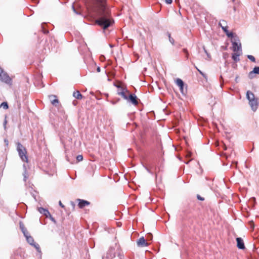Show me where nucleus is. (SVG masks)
I'll return each mask as SVG.
<instances>
[{
  "mask_svg": "<svg viewBox=\"0 0 259 259\" xmlns=\"http://www.w3.org/2000/svg\"><path fill=\"white\" fill-rule=\"evenodd\" d=\"M89 9L98 18L96 23L104 29L111 25L113 19L111 17L110 10L106 5V0H93Z\"/></svg>",
  "mask_w": 259,
  "mask_h": 259,
  "instance_id": "nucleus-1",
  "label": "nucleus"
},
{
  "mask_svg": "<svg viewBox=\"0 0 259 259\" xmlns=\"http://www.w3.org/2000/svg\"><path fill=\"white\" fill-rule=\"evenodd\" d=\"M17 150L19 155L22 161L28 162V157L26 156V150L24 147L20 143H18Z\"/></svg>",
  "mask_w": 259,
  "mask_h": 259,
  "instance_id": "nucleus-2",
  "label": "nucleus"
},
{
  "mask_svg": "<svg viewBox=\"0 0 259 259\" xmlns=\"http://www.w3.org/2000/svg\"><path fill=\"white\" fill-rule=\"evenodd\" d=\"M234 52H242L241 45L237 36H234L231 40Z\"/></svg>",
  "mask_w": 259,
  "mask_h": 259,
  "instance_id": "nucleus-3",
  "label": "nucleus"
},
{
  "mask_svg": "<svg viewBox=\"0 0 259 259\" xmlns=\"http://www.w3.org/2000/svg\"><path fill=\"white\" fill-rule=\"evenodd\" d=\"M0 80L8 84H11L12 82V79L7 73L3 71L1 68H0Z\"/></svg>",
  "mask_w": 259,
  "mask_h": 259,
  "instance_id": "nucleus-4",
  "label": "nucleus"
},
{
  "mask_svg": "<svg viewBox=\"0 0 259 259\" xmlns=\"http://www.w3.org/2000/svg\"><path fill=\"white\" fill-rule=\"evenodd\" d=\"M25 237H26L27 242L30 245L34 246L38 251H40V247L39 245L38 244L34 243V239L31 236H29L27 234L26 235H25Z\"/></svg>",
  "mask_w": 259,
  "mask_h": 259,
  "instance_id": "nucleus-5",
  "label": "nucleus"
},
{
  "mask_svg": "<svg viewBox=\"0 0 259 259\" xmlns=\"http://www.w3.org/2000/svg\"><path fill=\"white\" fill-rule=\"evenodd\" d=\"M249 104L252 110L255 111L257 109L258 107V103L256 98L253 100L250 101L249 102Z\"/></svg>",
  "mask_w": 259,
  "mask_h": 259,
  "instance_id": "nucleus-6",
  "label": "nucleus"
},
{
  "mask_svg": "<svg viewBox=\"0 0 259 259\" xmlns=\"http://www.w3.org/2000/svg\"><path fill=\"white\" fill-rule=\"evenodd\" d=\"M128 97V99L127 100L130 101L134 105H137L138 104V102L137 99V97L135 95L130 94Z\"/></svg>",
  "mask_w": 259,
  "mask_h": 259,
  "instance_id": "nucleus-7",
  "label": "nucleus"
},
{
  "mask_svg": "<svg viewBox=\"0 0 259 259\" xmlns=\"http://www.w3.org/2000/svg\"><path fill=\"white\" fill-rule=\"evenodd\" d=\"M137 244L139 246L144 247L148 245V243L146 242V240L143 237L140 238L137 241Z\"/></svg>",
  "mask_w": 259,
  "mask_h": 259,
  "instance_id": "nucleus-8",
  "label": "nucleus"
},
{
  "mask_svg": "<svg viewBox=\"0 0 259 259\" xmlns=\"http://www.w3.org/2000/svg\"><path fill=\"white\" fill-rule=\"evenodd\" d=\"M77 201L79 202L78 205L80 208H82L85 206L89 205L90 204V202L84 200L77 199Z\"/></svg>",
  "mask_w": 259,
  "mask_h": 259,
  "instance_id": "nucleus-9",
  "label": "nucleus"
},
{
  "mask_svg": "<svg viewBox=\"0 0 259 259\" xmlns=\"http://www.w3.org/2000/svg\"><path fill=\"white\" fill-rule=\"evenodd\" d=\"M236 241H237V246L238 248L241 249H243L245 248L244 242L241 238H239V237L237 238Z\"/></svg>",
  "mask_w": 259,
  "mask_h": 259,
  "instance_id": "nucleus-10",
  "label": "nucleus"
},
{
  "mask_svg": "<svg viewBox=\"0 0 259 259\" xmlns=\"http://www.w3.org/2000/svg\"><path fill=\"white\" fill-rule=\"evenodd\" d=\"M56 98L57 97L55 95L49 96V99L51 100V103L54 106H57L59 103V101Z\"/></svg>",
  "mask_w": 259,
  "mask_h": 259,
  "instance_id": "nucleus-11",
  "label": "nucleus"
},
{
  "mask_svg": "<svg viewBox=\"0 0 259 259\" xmlns=\"http://www.w3.org/2000/svg\"><path fill=\"white\" fill-rule=\"evenodd\" d=\"M177 85L180 87V91L182 93L183 92L184 82L181 79L178 78L176 80Z\"/></svg>",
  "mask_w": 259,
  "mask_h": 259,
  "instance_id": "nucleus-12",
  "label": "nucleus"
},
{
  "mask_svg": "<svg viewBox=\"0 0 259 259\" xmlns=\"http://www.w3.org/2000/svg\"><path fill=\"white\" fill-rule=\"evenodd\" d=\"M117 94L122 96L125 100H128V96L130 95L129 92L126 90V92H117Z\"/></svg>",
  "mask_w": 259,
  "mask_h": 259,
  "instance_id": "nucleus-13",
  "label": "nucleus"
},
{
  "mask_svg": "<svg viewBox=\"0 0 259 259\" xmlns=\"http://www.w3.org/2000/svg\"><path fill=\"white\" fill-rule=\"evenodd\" d=\"M38 210L40 213L43 214L46 217H48L49 215L50 214L49 211L47 209H45L42 207H39L38 208Z\"/></svg>",
  "mask_w": 259,
  "mask_h": 259,
  "instance_id": "nucleus-14",
  "label": "nucleus"
},
{
  "mask_svg": "<svg viewBox=\"0 0 259 259\" xmlns=\"http://www.w3.org/2000/svg\"><path fill=\"white\" fill-rule=\"evenodd\" d=\"M246 97L249 102L255 99L254 94L249 91L246 93Z\"/></svg>",
  "mask_w": 259,
  "mask_h": 259,
  "instance_id": "nucleus-15",
  "label": "nucleus"
},
{
  "mask_svg": "<svg viewBox=\"0 0 259 259\" xmlns=\"http://www.w3.org/2000/svg\"><path fill=\"white\" fill-rule=\"evenodd\" d=\"M241 52H234V53L232 54V59L236 62L238 61L239 60V57L241 55Z\"/></svg>",
  "mask_w": 259,
  "mask_h": 259,
  "instance_id": "nucleus-16",
  "label": "nucleus"
},
{
  "mask_svg": "<svg viewBox=\"0 0 259 259\" xmlns=\"http://www.w3.org/2000/svg\"><path fill=\"white\" fill-rule=\"evenodd\" d=\"M223 23L226 24V22L224 20H222L220 22L219 25L222 27V29L225 32H228V30L227 29L228 27L227 25H223Z\"/></svg>",
  "mask_w": 259,
  "mask_h": 259,
  "instance_id": "nucleus-17",
  "label": "nucleus"
},
{
  "mask_svg": "<svg viewBox=\"0 0 259 259\" xmlns=\"http://www.w3.org/2000/svg\"><path fill=\"white\" fill-rule=\"evenodd\" d=\"M73 97L77 99H81L82 98V96L78 91L74 92L73 94Z\"/></svg>",
  "mask_w": 259,
  "mask_h": 259,
  "instance_id": "nucleus-18",
  "label": "nucleus"
},
{
  "mask_svg": "<svg viewBox=\"0 0 259 259\" xmlns=\"http://www.w3.org/2000/svg\"><path fill=\"white\" fill-rule=\"evenodd\" d=\"M23 168H24V173H23V176H24V181H26L28 177V175L27 172L26 170V164H23Z\"/></svg>",
  "mask_w": 259,
  "mask_h": 259,
  "instance_id": "nucleus-19",
  "label": "nucleus"
},
{
  "mask_svg": "<svg viewBox=\"0 0 259 259\" xmlns=\"http://www.w3.org/2000/svg\"><path fill=\"white\" fill-rule=\"evenodd\" d=\"M20 226L21 229L23 233L24 234V236L26 235V234H28V233L26 229L24 227V226H23V225L22 224L20 223Z\"/></svg>",
  "mask_w": 259,
  "mask_h": 259,
  "instance_id": "nucleus-20",
  "label": "nucleus"
},
{
  "mask_svg": "<svg viewBox=\"0 0 259 259\" xmlns=\"http://www.w3.org/2000/svg\"><path fill=\"white\" fill-rule=\"evenodd\" d=\"M167 36L169 38V42L172 44L174 45L175 44V40L173 38H172L170 36V34L169 32L167 33Z\"/></svg>",
  "mask_w": 259,
  "mask_h": 259,
  "instance_id": "nucleus-21",
  "label": "nucleus"
},
{
  "mask_svg": "<svg viewBox=\"0 0 259 259\" xmlns=\"http://www.w3.org/2000/svg\"><path fill=\"white\" fill-rule=\"evenodd\" d=\"M1 107H3L5 109H7L9 107L7 102H3L1 105Z\"/></svg>",
  "mask_w": 259,
  "mask_h": 259,
  "instance_id": "nucleus-22",
  "label": "nucleus"
},
{
  "mask_svg": "<svg viewBox=\"0 0 259 259\" xmlns=\"http://www.w3.org/2000/svg\"><path fill=\"white\" fill-rule=\"evenodd\" d=\"M255 72H253V70L250 71L248 74V77L250 79H252L254 77Z\"/></svg>",
  "mask_w": 259,
  "mask_h": 259,
  "instance_id": "nucleus-23",
  "label": "nucleus"
},
{
  "mask_svg": "<svg viewBox=\"0 0 259 259\" xmlns=\"http://www.w3.org/2000/svg\"><path fill=\"white\" fill-rule=\"evenodd\" d=\"M247 58L250 60H251V61L254 62L255 61V58L252 56V55H247Z\"/></svg>",
  "mask_w": 259,
  "mask_h": 259,
  "instance_id": "nucleus-24",
  "label": "nucleus"
},
{
  "mask_svg": "<svg viewBox=\"0 0 259 259\" xmlns=\"http://www.w3.org/2000/svg\"><path fill=\"white\" fill-rule=\"evenodd\" d=\"M253 70L255 74H259V67H255Z\"/></svg>",
  "mask_w": 259,
  "mask_h": 259,
  "instance_id": "nucleus-25",
  "label": "nucleus"
},
{
  "mask_svg": "<svg viewBox=\"0 0 259 259\" xmlns=\"http://www.w3.org/2000/svg\"><path fill=\"white\" fill-rule=\"evenodd\" d=\"M83 159V156L81 155H79L76 157L77 161H81Z\"/></svg>",
  "mask_w": 259,
  "mask_h": 259,
  "instance_id": "nucleus-26",
  "label": "nucleus"
},
{
  "mask_svg": "<svg viewBox=\"0 0 259 259\" xmlns=\"http://www.w3.org/2000/svg\"><path fill=\"white\" fill-rule=\"evenodd\" d=\"M226 35L229 37H232V39L234 37H233V34L232 32H230L229 31H228V32H225Z\"/></svg>",
  "mask_w": 259,
  "mask_h": 259,
  "instance_id": "nucleus-27",
  "label": "nucleus"
},
{
  "mask_svg": "<svg viewBox=\"0 0 259 259\" xmlns=\"http://www.w3.org/2000/svg\"><path fill=\"white\" fill-rule=\"evenodd\" d=\"M119 89L118 90V92H126V89H124V88H119V87H117Z\"/></svg>",
  "mask_w": 259,
  "mask_h": 259,
  "instance_id": "nucleus-28",
  "label": "nucleus"
},
{
  "mask_svg": "<svg viewBox=\"0 0 259 259\" xmlns=\"http://www.w3.org/2000/svg\"><path fill=\"white\" fill-rule=\"evenodd\" d=\"M195 67L200 74H201L202 76H205V74L201 70H200L196 66H195Z\"/></svg>",
  "mask_w": 259,
  "mask_h": 259,
  "instance_id": "nucleus-29",
  "label": "nucleus"
},
{
  "mask_svg": "<svg viewBox=\"0 0 259 259\" xmlns=\"http://www.w3.org/2000/svg\"><path fill=\"white\" fill-rule=\"evenodd\" d=\"M152 238V235L151 233H149L147 235V239L149 240H151Z\"/></svg>",
  "mask_w": 259,
  "mask_h": 259,
  "instance_id": "nucleus-30",
  "label": "nucleus"
},
{
  "mask_svg": "<svg viewBox=\"0 0 259 259\" xmlns=\"http://www.w3.org/2000/svg\"><path fill=\"white\" fill-rule=\"evenodd\" d=\"M197 197L198 199H199L200 200L203 201L204 200V198L201 197L199 195H197Z\"/></svg>",
  "mask_w": 259,
  "mask_h": 259,
  "instance_id": "nucleus-31",
  "label": "nucleus"
},
{
  "mask_svg": "<svg viewBox=\"0 0 259 259\" xmlns=\"http://www.w3.org/2000/svg\"><path fill=\"white\" fill-rule=\"evenodd\" d=\"M165 3L167 4H170L172 3V0H164Z\"/></svg>",
  "mask_w": 259,
  "mask_h": 259,
  "instance_id": "nucleus-32",
  "label": "nucleus"
},
{
  "mask_svg": "<svg viewBox=\"0 0 259 259\" xmlns=\"http://www.w3.org/2000/svg\"><path fill=\"white\" fill-rule=\"evenodd\" d=\"M4 142H5L6 146H8V145H9V141H8V140L7 139H5L4 140Z\"/></svg>",
  "mask_w": 259,
  "mask_h": 259,
  "instance_id": "nucleus-33",
  "label": "nucleus"
},
{
  "mask_svg": "<svg viewBox=\"0 0 259 259\" xmlns=\"http://www.w3.org/2000/svg\"><path fill=\"white\" fill-rule=\"evenodd\" d=\"M119 100V99H118L117 101H111V103L113 104V105H114Z\"/></svg>",
  "mask_w": 259,
  "mask_h": 259,
  "instance_id": "nucleus-34",
  "label": "nucleus"
},
{
  "mask_svg": "<svg viewBox=\"0 0 259 259\" xmlns=\"http://www.w3.org/2000/svg\"><path fill=\"white\" fill-rule=\"evenodd\" d=\"M59 204L60 205V206L62 207V208H64V205L62 203L61 201H60L59 202Z\"/></svg>",
  "mask_w": 259,
  "mask_h": 259,
  "instance_id": "nucleus-35",
  "label": "nucleus"
},
{
  "mask_svg": "<svg viewBox=\"0 0 259 259\" xmlns=\"http://www.w3.org/2000/svg\"><path fill=\"white\" fill-rule=\"evenodd\" d=\"M7 120H6V119H5V121H4V126L5 129H6V124H7Z\"/></svg>",
  "mask_w": 259,
  "mask_h": 259,
  "instance_id": "nucleus-36",
  "label": "nucleus"
},
{
  "mask_svg": "<svg viewBox=\"0 0 259 259\" xmlns=\"http://www.w3.org/2000/svg\"><path fill=\"white\" fill-rule=\"evenodd\" d=\"M203 49L204 50V52H205V53L207 54L208 57H209V55L208 54V53L207 52L206 50H205V48L204 47L203 48Z\"/></svg>",
  "mask_w": 259,
  "mask_h": 259,
  "instance_id": "nucleus-37",
  "label": "nucleus"
},
{
  "mask_svg": "<svg viewBox=\"0 0 259 259\" xmlns=\"http://www.w3.org/2000/svg\"><path fill=\"white\" fill-rule=\"evenodd\" d=\"M97 71L98 72H100L101 71V69L100 67H98L97 68Z\"/></svg>",
  "mask_w": 259,
  "mask_h": 259,
  "instance_id": "nucleus-38",
  "label": "nucleus"
},
{
  "mask_svg": "<svg viewBox=\"0 0 259 259\" xmlns=\"http://www.w3.org/2000/svg\"><path fill=\"white\" fill-rule=\"evenodd\" d=\"M183 52H184L185 54H186V53H187V52H188V51H187V50L186 49H183Z\"/></svg>",
  "mask_w": 259,
  "mask_h": 259,
  "instance_id": "nucleus-39",
  "label": "nucleus"
},
{
  "mask_svg": "<svg viewBox=\"0 0 259 259\" xmlns=\"http://www.w3.org/2000/svg\"><path fill=\"white\" fill-rule=\"evenodd\" d=\"M186 57L187 59H188L189 57V53L187 52V53H186Z\"/></svg>",
  "mask_w": 259,
  "mask_h": 259,
  "instance_id": "nucleus-40",
  "label": "nucleus"
},
{
  "mask_svg": "<svg viewBox=\"0 0 259 259\" xmlns=\"http://www.w3.org/2000/svg\"><path fill=\"white\" fill-rule=\"evenodd\" d=\"M111 257H112L111 255H110V256L107 255V256H106V258H108L109 259H110V258H111Z\"/></svg>",
  "mask_w": 259,
  "mask_h": 259,
  "instance_id": "nucleus-41",
  "label": "nucleus"
},
{
  "mask_svg": "<svg viewBox=\"0 0 259 259\" xmlns=\"http://www.w3.org/2000/svg\"><path fill=\"white\" fill-rule=\"evenodd\" d=\"M44 33H48V30H45V31H44Z\"/></svg>",
  "mask_w": 259,
  "mask_h": 259,
  "instance_id": "nucleus-42",
  "label": "nucleus"
},
{
  "mask_svg": "<svg viewBox=\"0 0 259 259\" xmlns=\"http://www.w3.org/2000/svg\"><path fill=\"white\" fill-rule=\"evenodd\" d=\"M223 25H226V24H225V23H223Z\"/></svg>",
  "mask_w": 259,
  "mask_h": 259,
  "instance_id": "nucleus-43",
  "label": "nucleus"
},
{
  "mask_svg": "<svg viewBox=\"0 0 259 259\" xmlns=\"http://www.w3.org/2000/svg\"><path fill=\"white\" fill-rule=\"evenodd\" d=\"M103 259H104V256H103Z\"/></svg>",
  "mask_w": 259,
  "mask_h": 259,
  "instance_id": "nucleus-44",
  "label": "nucleus"
}]
</instances>
